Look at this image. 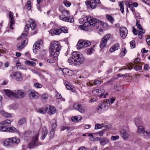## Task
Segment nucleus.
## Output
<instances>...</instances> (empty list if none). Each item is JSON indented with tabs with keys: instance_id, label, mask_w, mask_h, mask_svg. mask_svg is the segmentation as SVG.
<instances>
[{
	"instance_id": "nucleus-46",
	"label": "nucleus",
	"mask_w": 150,
	"mask_h": 150,
	"mask_svg": "<svg viewBox=\"0 0 150 150\" xmlns=\"http://www.w3.org/2000/svg\"><path fill=\"white\" fill-rule=\"evenodd\" d=\"M63 3L67 7H69L71 5L69 2L66 0H65L63 1Z\"/></svg>"
},
{
	"instance_id": "nucleus-23",
	"label": "nucleus",
	"mask_w": 150,
	"mask_h": 150,
	"mask_svg": "<svg viewBox=\"0 0 150 150\" xmlns=\"http://www.w3.org/2000/svg\"><path fill=\"white\" fill-rule=\"evenodd\" d=\"M120 48V46L119 44L116 43L110 49L109 51L111 52H113L115 50L119 49Z\"/></svg>"
},
{
	"instance_id": "nucleus-60",
	"label": "nucleus",
	"mask_w": 150,
	"mask_h": 150,
	"mask_svg": "<svg viewBox=\"0 0 150 150\" xmlns=\"http://www.w3.org/2000/svg\"><path fill=\"white\" fill-rule=\"evenodd\" d=\"M13 14L11 12H9V17L10 19H13L14 17L13 16Z\"/></svg>"
},
{
	"instance_id": "nucleus-49",
	"label": "nucleus",
	"mask_w": 150,
	"mask_h": 150,
	"mask_svg": "<svg viewBox=\"0 0 150 150\" xmlns=\"http://www.w3.org/2000/svg\"><path fill=\"white\" fill-rule=\"evenodd\" d=\"M130 46L131 48H134L135 47V41L132 40L130 42Z\"/></svg>"
},
{
	"instance_id": "nucleus-12",
	"label": "nucleus",
	"mask_w": 150,
	"mask_h": 150,
	"mask_svg": "<svg viewBox=\"0 0 150 150\" xmlns=\"http://www.w3.org/2000/svg\"><path fill=\"white\" fill-rule=\"evenodd\" d=\"M42 44L43 42L41 40H39L37 42H35L33 47V52L36 53L37 52L36 50L39 49L40 47L42 45Z\"/></svg>"
},
{
	"instance_id": "nucleus-43",
	"label": "nucleus",
	"mask_w": 150,
	"mask_h": 150,
	"mask_svg": "<svg viewBox=\"0 0 150 150\" xmlns=\"http://www.w3.org/2000/svg\"><path fill=\"white\" fill-rule=\"evenodd\" d=\"M84 47L89 46L91 44V42L88 40H84Z\"/></svg>"
},
{
	"instance_id": "nucleus-64",
	"label": "nucleus",
	"mask_w": 150,
	"mask_h": 150,
	"mask_svg": "<svg viewBox=\"0 0 150 150\" xmlns=\"http://www.w3.org/2000/svg\"><path fill=\"white\" fill-rule=\"evenodd\" d=\"M104 134V132L103 130L101 131L100 132H98V133H97V134H98L99 136H102Z\"/></svg>"
},
{
	"instance_id": "nucleus-8",
	"label": "nucleus",
	"mask_w": 150,
	"mask_h": 150,
	"mask_svg": "<svg viewBox=\"0 0 150 150\" xmlns=\"http://www.w3.org/2000/svg\"><path fill=\"white\" fill-rule=\"evenodd\" d=\"M137 132L140 134L143 135L145 136L150 137V131H145L143 127L142 126H139L138 127Z\"/></svg>"
},
{
	"instance_id": "nucleus-11",
	"label": "nucleus",
	"mask_w": 150,
	"mask_h": 150,
	"mask_svg": "<svg viewBox=\"0 0 150 150\" xmlns=\"http://www.w3.org/2000/svg\"><path fill=\"white\" fill-rule=\"evenodd\" d=\"M105 91L103 89H97L93 90L92 93L93 94L96 96H99L100 98L103 97V95L105 93Z\"/></svg>"
},
{
	"instance_id": "nucleus-36",
	"label": "nucleus",
	"mask_w": 150,
	"mask_h": 150,
	"mask_svg": "<svg viewBox=\"0 0 150 150\" xmlns=\"http://www.w3.org/2000/svg\"><path fill=\"white\" fill-rule=\"evenodd\" d=\"M97 5L95 1H90V6L92 8H95L96 7Z\"/></svg>"
},
{
	"instance_id": "nucleus-5",
	"label": "nucleus",
	"mask_w": 150,
	"mask_h": 150,
	"mask_svg": "<svg viewBox=\"0 0 150 150\" xmlns=\"http://www.w3.org/2000/svg\"><path fill=\"white\" fill-rule=\"evenodd\" d=\"M38 134L36 133L35 136L32 138V140L29 144L30 148L39 146L41 144L40 143H38Z\"/></svg>"
},
{
	"instance_id": "nucleus-48",
	"label": "nucleus",
	"mask_w": 150,
	"mask_h": 150,
	"mask_svg": "<svg viewBox=\"0 0 150 150\" xmlns=\"http://www.w3.org/2000/svg\"><path fill=\"white\" fill-rule=\"evenodd\" d=\"M37 112L40 113L44 114L46 112V110H45L43 108L39 109Z\"/></svg>"
},
{
	"instance_id": "nucleus-42",
	"label": "nucleus",
	"mask_w": 150,
	"mask_h": 150,
	"mask_svg": "<svg viewBox=\"0 0 150 150\" xmlns=\"http://www.w3.org/2000/svg\"><path fill=\"white\" fill-rule=\"evenodd\" d=\"M11 121L7 119L2 122V125H6L11 124Z\"/></svg>"
},
{
	"instance_id": "nucleus-57",
	"label": "nucleus",
	"mask_w": 150,
	"mask_h": 150,
	"mask_svg": "<svg viewBox=\"0 0 150 150\" xmlns=\"http://www.w3.org/2000/svg\"><path fill=\"white\" fill-rule=\"evenodd\" d=\"M119 137L118 136H112L111 137V139L112 141H115L116 140V139H118Z\"/></svg>"
},
{
	"instance_id": "nucleus-50",
	"label": "nucleus",
	"mask_w": 150,
	"mask_h": 150,
	"mask_svg": "<svg viewBox=\"0 0 150 150\" xmlns=\"http://www.w3.org/2000/svg\"><path fill=\"white\" fill-rule=\"evenodd\" d=\"M56 95L55 96V97L56 98L58 99H61L62 97V96H61V94L60 93L58 92L57 91H56Z\"/></svg>"
},
{
	"instance_id": "nucleus-13",
	"label": "nucleus",
	"mask_w": 150,
	"mask_h": 150,
	"mask_svg": "<svg viewBox=\"0 0 150 150\" xmlns=\"http://www.w3.org/2000/svg\"><path fill=\"white\" fill-rule=\"evenodd\" d=\"M28 42V39L26 38L22 42L18 43L17 45L18 50H21L26 45Z\"/></svg>"
},
{
	"instance_id": "nucleus-1",
	"label": "nucleus",
	"mask_w": 150,
	"mask_h": 150,
	"mask_svg": "<svg viewBox=\"0 0 150 150\" xmlns=\"http://www.w3.org/2000/svg\"><path fill=\"white\" fill-rule=\"evenodd\" d=\"M79 22L82 24L79 26V28L82 30L86 31H90L93 30L92 27L94 29L99 28V33H103V30L107 26L106 24L100 21L99 19H80Z\"/></svg>"
},
{
	"instance_id": "nucleus-47",
	"label": "nucleus",
	"mask_w": 150,
	"mask_h": 150,
	"mask_svg": "<svg viewBox=\"0 0 150 150\" xmlns=\"http://www.w3.org/2000/svg\"><path fill=\"white\" fill-rule=\"evenodd\" d=\"M136 25H137V27L139 29L141 30H143L141 25L139 24V21H138L137 19V23H136Z\"/></svg>"
},
{
	"instance_id": "nucleus-35",
	"label": "nucleus",
	"mask_w": 150,
	"mask_h": 150,
	"mask_svg": "<svg viewBox=\"0 0 150 150\" xmlns=\"http://www.w3.org/2000/svg\"><path fill=\"white\" fill-rule=\"evenodd\" d=\"M31 1H28L25 6L27 9L28 11L30 10L31 8Z\"/></svg>"
},
{
	"instance_id": "nucleus-38",
	"label": "nucleus",
	"mask_w": 150,
	"mask_h": 150,
	"mask_svg": "<svg viewBox=\"0 0 150 150\" xmlns=\"http://www.w3.org/2000/svg\"><path fill=\"white\" fill-rule=\"evenodd\" d=\"M119 6L120 8V10L122 13L124 12V3L122 1L120 2L119 3Z\"/></svg>"
},
{
	"instance_id": "nucleus-16",
	"label": "nucleus",
	"mask_w": 150,
	"mask_h": 150,
	"mask_svg": "<svg viewBox=\"0 0 150 150\" xmlns=\"http://www.w3.org/2000/svg\"><path fill=\"white\" fill-rule=\"evenodd\" d=\"M120 35L122 38H125L126 37L127 33V29L124 27L121 28L120 29Z\"/></svg>"
},
{
	"instance_id": "nucleus-2",
	"label": "nucleus",
	"mask_w": 150,
	"mask_h": 150,
	"mask_svg": "<svg viewBox=\"0 0 150 150\" xmlns=\"http://www.w3.org/2000/svg\"><path fill=\"white\" fill-rule=\"evenodd\" d=\"M72 55V57H69L67 60L68 62L71 65L81 64L85 60L84 57L77 52H73Z\"/></svg>"
},
{
	"instance_id": "nucleus-40",
	"label": "nucleus",
	"mask_w": 150,
	"mask_h": 150,
	"mask_svg": "<svg viewBox=\"0 0 150 150\" xmlns=\"http://www.w3.org/2000/svg\"><path fill=\"white\" fill-rule=\"evenodd\" d=\"M103 126V124H96L95 125V128L96 129H101L102 128V127Z\"/></svg>"
},
{
	"instance_id": "nucleus-26",
	"label": "nucleus",
	"mask_w": 150,
	"mask_h": 150,
	"mask_svg": "<svg viewBox=\"0 0 150 150\" xmlns=\"http://www.w3.org/2000/svg\"><path fill=\"white\" fill-rule=\"evenodd\" d=\"M120 132L122 135V138L125 140L127 139L129 137V135L126 131L123 130L120 131Z\"/></svg>"
},
{
	"instance_id": "nucleus-4",
	"label": "nucleus",
	"mask_w": 150,
	"mask_h": 150,
	"mask_svg": "<svg viewBox=\"0 0 150 150\" xmlns=\"http://www.w3.org/2000/svg\"><path fill=\"white\" fill-rule=\"evenodd\" d=\"M61 49L60 44L57 41L52 42L50 45L49 51L50 54H52L55 57L58 56L60 53V51Z\"/></svg>"
},
{
	"instance_id": "nucleus-6",
	"label": "nucleus",
	"mask_w": 150,
	"mask_h": 150,
	"mask_svg": "<svg viewBox=\"0 0 150 150\" xmlns=\"http://www.w3.org/2000/svg\"><path fill=\"white\" fill-rule=\"evenodd\" d=\"M108 108V107L107 103H101L98 105L96 111L98 113H100L103 111L107 110Z\"/></svg>"
},
{
	"instance_id": "nucleus-28",
	"label": "nucleus",
	"mask_w": 150,
	"mask_h": 150,
	"mask_svg": "<svg viewBox=\"0 0 150 150\" xmlns=\"http://www.w3.org/2000/svg\"><path fill=\"white\" fill-rule=\"evenodd\" d=\"M8 131L11 133H18V130L13 127H8Z\"/></svg>"
},
{
	"instance_id": "nucleus-15",
	"label": "nucleus",
	"mask_w": 150,
	"mask_h": 150,
	"mask_svg": "<svg viewBox=\"0 0 150 150\" xmlns=\"http://www.w3.org/2000/svg\"><path fill=\"white\" fill-rule=\"evenodd\" d=\"M30 98L32 99H36L38 98V93L33 90H30L28 91Z\"/></svg>"
},
{
	"instance_id": "nucleus-54",
	"label": "nucleus",
	"mask_w": 150,
	"mask_h": 150,
	"mask_svg": "<svg viewBox=\"0 0 150 150\" xmlns=\"http://www.w3.org/2000/svg\"><path fill=\"white\" fill-rule=\"evenodd\" d=\"M10 106L11 108L14 110L18 108V105L16 104H12Z\"/></svg>"
},
{
	"instance_id": "nucleus-63",
	"label": "nucleus",
	"mask_w": 150,
	"mask_h": 150,
	"mask_svg": "<svg viewBox=\"0 0 150 150\" xmlns=\"http://www.w3.org/2000/svg\"><path fill=\"white\" fill-rule=\"evenodd\" d=\"M19 69H21L25 70L26 69L25 66L23 65H20L19 67Z\"/></svg>"
},
{
	"instance_id": "nucleus-27",
	"label": "nucleus",
	"mask_w": 150,
	"mask_h": 150,
	"mask_svg": "<svg viewBox=\"0 0 150 150\" xmlns=\"http://www.w3.org/2000/svg\"><path fill=\"white\" fill-rule=\"evenodd\" d=\"M84 40H79L77 43V48L80 49L84 47Z\"/></svg>"
},
{
	"instance_id": "nucleus-55",
	"label": "nucleus",
	"mask_w": 150,
	"mask_h": 150,
	"mask_svg": "<svg viewBox=\"0 0 150 150\" xmlns=\"http://www.w3.org/2000/svg\"><path fill=\"white\" fill-rule=\"evenodd\" d=\"M34 85L35 87L38 88H41L42 86V85L39 83H35Z\"/></svg>"
},
{
	"instance_id": "nucleus-52",
	"label": "nucleus",
	"mask_w": 150,
	"mask_h": 150,
	"mask_svg": "<svg viewBox=\"0 0 150 150\" xmlns=\"http://www.w3.org/2000/svg\"><path fill=\"white\" fill-rule=\"evenodd\" d=\"M36 25L35 23L33 21H32L30 23V26L31 29L33 30L34 29Z\"/></svg>"
},
{
	"instance_id": "nucleus-37",
	"label": "nucleus",
	"mask_w": 150,
	"mask_h": 150,
	"mask_svg": "<svg viewBox=\"0 0 150 150\" xmlns=\"http://www.w3.org/2000/svg\"><path fill=\"white\" fill-rule=\"evenodd\" d=\"M9 22L10 28L13 30V27L15 24V21L14 19H10Z\"/></svg>"
},
{
	"instance_id": "nucleus-18",
	"label": "nucleus",
	"mask_w": 150,
	"mask_h": 150,
	"mask_svg": "<svg viewBox=\"0 0 150 150\" xmlns=\"http://www.w3.org/2000/svg\"><path fill=\"white\" fill-rule=\"evenodd\" d=\"M30 28V26L29 25L26 24L25 26L24 30L21 36L18 37V39H21L22 38V36H26L28 33V31Z\"/></svg>"
},
{
	"instance_id": "nucleus-10",
	"label": "nucleus",
	"mask_w": 150,
	"mask_h": 150,
	"mask_svg": "<svg viewBox=\"0 0 150 150\" xmlns=\"http://www.w3.org/2000/svg\"><path fill=\"white\" fill-rule=\"evenodd\" d=\"M74 108L81 113H84L86 111V108L83 105L79 104H75L73 105Z\"/></svg>"
},
{
	"instance_id": "nucleus-17",
	"label": "nucleus",
	"mask_w": 150,
	"mask_h": 150,
	"mask_svg": "<svg viewBox=\"0 0 150 150\" xmlns=\"http://www.w3.org/2000/svg\"><path fill=\"white\" fill-rule=\"evenodd\" d=\"M10 76L15 77L16 80L18 81H21L23 79V77L21 74L19 72L14 73Z\"/></svg>"
},
{
	"instance_id": "nucleus-25",
	"label": "nucleus",
	"mask_w": 150,
	"mask_h": 150,
	"mask_svg": "<svg viewBox=\"0 0 150 150\" xmlns=\"http://www.w3.org/2000/svg\"><path fill=\"white\" fill-rule=\"evenodd\" d=\"M11 142V140L9 139V138L3 141V144L5 146L9 147L11 146V145L10 144Z\"/></svg>"
},
{
	"instance_id": "nucleus-22",
	"label": "nucleus",
	"mask_w": 150,
	"mask_h": 150,
	"mask_svg": "<svg viewBox=\"0 0 150 150\" xmlns=\"http://www.w3.org/2000/svg\"><path fill=\"white\" fill-rule=\"evenodd\" d=\"M50 54V59H48L47 62L50 63H53L57 61L58 59V57H55V56H53L51 54Z\"/></svg>"
},
{
	"instance_id": "nucleus-32",
	"label": "nucleus",
	"mask_w": 150,
	"mask_h": 150,
	"mask_svg": "<svg viewBox=\"0 0 150 150\" xmlns=\"http://www.w3.org/2000/svg\"><path fill=\"white\" fill-rule=\"evenodd\" d=\"M0 113L1 114H2L5 117L8 118H9L11 116V115L10 113L6 112L4 110H1L0 111Z\"/></svg>"
},
{
	"instance_id": "nucleus-24",
	"label": "nucleus",
	"mask_w": 150,
	"mask_h": 150,
	"mask_svg": "<svg viewBox=\"0 0 150 150\" xmlns=\"http://www.w3.org/2000/svg\"><path fill=\"white\" fill-rule=\"evenodd\" d=\"M127 4V6L133 12H134L135 10L134 8H133L134 7H137L138 5V4L135 2L133 3L132 4H130L129 2H128Z\"/></svg>"
},
{
	"instance_id": "nucleus-39",
	"label": "nucleus",
	"mask_w": 150,
	"mask_h": 150,
	"mask_svg": "<svg viewBox=\"0 0 150 150\" xmlns=\"http://www.w3.org/2000/svg\"><path fill=\"white\" fill-rule=\"evenodd\" d=\"M71 71V70H69L67 69H63L62 70V72L63 73L66 74L68 75L69 76L70 75V74H69V73Z\"/></svg>"
},
{
	"instance_id": "nucleus-61",
	"label": "nucleus",
	"mask_w": 150,
	"mask_h": 150,
	"mask_svg": "<svg viewBox=\"0 0 150 150\" xmlns=\"http://www.w3.org/2000/svg\"><path fill=\"white\" fill-rule=\"evenodd\" d=\"M63 21L72 23L74 22V19H62Z\"/></svg>"
},
{
	"instance_id": "nucleus-3",
	"label": "nucleus",
	"mask_w": 150,
	"mask_h": 150,
	"mask_svg": "<svg viewBox=\"0 0 150 150\" xmlns=\"http://www.w3.org/2000/svg\"><path fill=\"white\" fill-rule=\"evenodd\" d=\"M4 91L6 96L8 97H13L16 98H21L24 97L26 95V93L22 90L17 89L11 91L9 90H4Z\"/></svg>"
},
{
	"instance_id": "nucleus-45",
	"label": "nucleus",
	"mask_w": 150,
	"mask_h": 150,
	"mask_svg": "<svg viewBox=\"0 0 150 150\" xmlns=\"http://www.w3.org/2000/svg\"><path fill=\"white\" fill-rule=\"evenodd\" d=\"M53 33L55 35H58L61 33V30L59 29H56L53 31Z\"/></svg>"
},
{
	"instance_id": "nucleus-44",
	"label": "nucleus",
	"mask_w": 150,
	"mask_h": 150,
	"mask_svg": "<svg viewBox=\"0 0 150 150\" xmlns=\"http://www.w3.org/2000/svg\"><path fill=\"white\" fill-rule=\"evenodd\" d=\"M59 29L61 30V32H63L64 33H66L67 32V28L65 27L60 26Z\"/></svg>"
},
{
	"instance_id": "nucleus-58",
	"label": "nucleus",
	"mask_w": 150,
	"mask_h": 150,
	"mask_svg": "<svg viewBox=\"0 0 150 150\" xmlns=\"http://www.w3.org/2000/svg\"><path fill=\"white\" fill-rule=\"evenodd\" d=\"M65 86H66L67 89L68 90H69L70 89V88L71 86V85H70L69 83L68 82L65 84Z\"/></svg>"
},
{
	"instance_id": "nucleus-34",
	"label": "nucleus",
	"mask_w": 150,
	"mask_h": 150,
	"mask_svg": "<svg viewBox=\"0 0 150 150\" xmlns=\"http://www.w3.org/2000/svg\"><path fill=\"white\" fill-rule=\"evenodd\" d=\"M49 97V95L48 94L45 93L42 96V101H46Z\"/></svg>"
},
{
	"instance_id": "nucleus-30",
	"label": "nucleus",
	"mask_w": 150,
	"mask_h": 150,
	"mask_svg": "<svg viewBox=\"0 0 150 150\" xmlns=\"http://www.w3.org/2000/svg\"><path fill=\"white\" fill-rule=\"evenodd\" d=\"M26 120L24 118H23L20 120L18 122V124L19 125H21L25 124L26 122Z\"/></svg>"
},
{
	"instance_id": "nucleus-29",
	"label": "nucleus",
	"mask_w": 150,
	"mask_h": 150,
	"mask_svg": "<svg viewBox=\"0 0 150 150\" xmlns=\"http://www.w3.org/2000/svg\"><path fill=\"white\" fill-rule=\"evenodd\" d=\"M25 64L26 65L30 66H34L36 65L35 62L28 60H26L25 62Z\"/></svg>"
},
{
	"instance_id": "nucleus-59",
	"label": "nucleus",
	"mask_w": 150,
	"mask_h": 150,
	"mask_svg": "<svg viewBox=\"0 0 150 150\" xmlns=\"http://www.w3.org/2000/svg\"><path fill=\"white\" fill-rule=\"evenodd\" d=\"M134 67L133 64L132 63H129L128 65V69L129 70H130L132 69Z\"/></svg>"
},
{
	"instance_id": "nucleus-14",
	"label": "nucleus",
	"mask_w": 150,
	"mask_h": 150,
	"mask_svg": "<svg viewBox=\"0 0 150 150\" xmlns=\"http://www.w3.org/2000/svg\"><path fill=\"white\" fill-rule=\"evenodd\" d=\"M46 112L48 114H53L56 112V109L53 106L50 105L46 108Z\"/></svg>"
},
{
	"instance_id": "nucleus-56",
	"label": "nucleus",
	"mask_w": 150,
	"mask_h": 150,
	"mask_svg": "<svg viewBox=\"0 0 150 150\" xmlns=\"http://www.w3.org/2000/svg\"><path fill=\"white\" fill-rule=\"evenodd\" d=\"M101 81H95L93 82V83L96 86H98L101 84Z\"/></svg>"
},
{
	"instance_id": "nucleus-62",
	"label": "nucleus",
	"mask_w": 150,
	"mask_h": 150,
	"mask_svg": "<svg viewBox=\"0 0 150 150\" xmlns=\"http://www.w3.org/2000/svg\"><path fill=\"white\" fill-rule=\"evenodd\" d=\"M32 71L34 73L36 74L39 76L40 75V73L38 71H36L35 70L33 69L32 70Z\"/></svg>"
},
{
	"instance_id": "nucleus-51",
	"label": "nucleus",
	"mask_w": 150,
	"mask_h": 150,
	"mask_svg": "<svg viewBox=\"0 0 150 150\" xmlns=\"http://www.w3.org/2000/svg\"><path fill=\"white\" fill-rule=\"evenodd\" d=\"M115 100V99L114 98L112 97L110 98L108 100V102L110 104H112Z\"/></svg>"
},
{
	"instance_id": "nucleus-21",
	"label": "nucleus",
	"mask_w": 150,
	"mask_h": 150,
	"mask_svg": "<svg viewBox=\"0 0 150 150\" xmlns=\"http://www.w3.org/2000/svg\"><path fill=\"white\" fill-rule=\"evenodd\" d=\"M69 12L67 11L64 10L62 11V15L60 16V19H70V18L67 17L69 15Z\"/></svg>"
},
{
	"instance_id": "nucleus-31",
	"label": "nucleus",
	"mask_w": 150,
	"mask_h": 150,
	"mask_svg": "<svg viewBox=\"0 0 150 150\" xmlns=\"http://www.w3.org/2000/svg\"><path fill=\"white\" fill-rule=\"evenodd\" d=\"M109 142V140L106 138L103 139L100 142V144L101 145H104L108 143Z\"/></svg>"
},
{
	"instance_id": "nucleus-19",
	"label": "nucleus",
	"mask_w": 150,
	"mask_h": 150,
	"mask_svg": "<svg viewBox=\"0 0 150 150\" xmlns=\"http://www.w3.org/2000/svg\"><path fill=\"white\" fill-rule=\"evenodd\" d=\"M11 140V142L13 144L16 145H18L20 142V140L19 138L16 137L9 138Z\"/></svg>"
},
{
	"instance_id": "nucleus-9",
	"label": "nucleus",
	"mask_w": 150,
	"mask_h": 150,
	"mask_svg": "<svg viewBox=\"0 0 150 150\" xmlns=\"http://www.w3.org/2000/svg\"><path fill=\"white\" fill-rule=\"evenodd\" d=\"M50 123L52 125V129L50 132V137L51 138L53 137L54 134V131L57 127L56 121L55 119H53L51 121Z\"/></svg>"
},
{
	"instance_id": "nucleus-33",
	"label": "nucleus",
	"mask_w": 150,
	"mask_h": 150,
	"mask_svg": "<svg viewBox=\"0 0 150 150\" xmlns=\"http://www.w3.org/2000/svg\"><path fill=\"white\" fill-rule=\"evenodd\" d=\"M8 127H6L5 125H2L0 127V132L8 131Z\"/></svg>"
},
{
	"instance_id": "nucleus-41",
	"label": "nucleus",
	"mask_w": 150,
	"mask_h": 150,
	"mask_svg": "<svg viewBox=\"0 0 150 150\" xmlns=\"http://www.w3.org/2000/svg\"><path fill=\"white\" fill-rule=\"evenodd\" d=\"M94 51V50L93 48L88 49L87 51V54L88 55H91L93 53Z\"/></svg>"
},
{
	"instance_id": "nucleus-20",
	"label": "nucleus",
	"mask_w": 150,
	"mask_h": 150,
	"mask_svg": "<svg viewBox=\"0 0 150 150\" xmlns=\"http://www.w3.org/2000/svg\"><path fill=\"white\" fill-rule=\"evenodd\" d=\"M48 132L47 129L46 127H43L42 129V136L41 139H43L47 135Z\"/></svg>"
},
{
	"instance_id": "nucleus-53",
	"label": "nucleus",
	"mask_w": 150,
	"mask_h": 150,
	"mask_svg": "<svg viewBox=\"0 0 150 150\" xmlns=\"http://www.w3.org/2000/svg\"><path fill=\"white\" fill-rule=\"evenodd\" d=\"M136 65V66L134 68L135 70L136 71H138L139 70H141L142 69V67L141 66L137 65V64L135 65Z\"/></svg>"
},
{
	"instance_id": "nucleus-7",
	"label": "nucleus",
	"mask_w": 150,
	"mask_h": 150,
	"mask_svg": "<svg viewBox=\"0 0 150 150\" xmlns=\"http://www.w3.org/2000/svg\"><path fill=\"white\" fill-rule=\"evenodd\" d=\"M110 37V35L108 34L105 36L101 40L100 43V47L101 48H104L107 44L108 41Z\"/></svg>"
}]
</instances>
